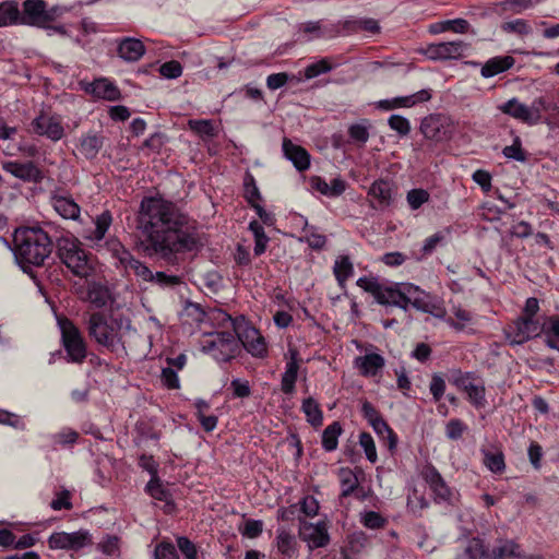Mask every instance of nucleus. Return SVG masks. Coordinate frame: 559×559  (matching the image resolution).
Listing matches in <instances>:
<instances>
[{
    "instance_id": "nucleus-1",
    "label": "nucleus",
    "mask_w": 559,
    "mask_h": 559,
    "mask_svg": "<svg viewBox=\"0 0 559 559\" xmlns=\"http://www.w3.org/2000/svg\"><path fill=\"white\" fill-rule=\"evenodd\" d=\"M138 227L145 237L142 242L144 252L169 265H178L186 253L200 247L194 224L173 202L160 198L141 201Z\"/></svg>"
},
{
    "instance_id": "nucleus-2",
    "label": "nucleus",
    "mask_w": 559,
    "mask_h": 559,
    "mask_svg": "<svg viewBox=\"0 0 559 559\" xmlns=\"http://www.w3.org/2000/svg\"><path fill=\"white\" fill-rule=\"evenodd\" d=\"M55 243L49 234L40 226H21L13 234V254L24 273L31 274L33 267L46 265Z\"/></svg>"
},
{
    "instance_id": "nucleus-3",
    "label": "nucleus",
    "mask_w": 559,
    "mask_h": 559,
    "mask_svg": "<svg viewBox=\"0 0 559 559\" xmlns=\"http://www.w3.org/2000/svg\"><path fill=\"white\" fill-rule=\"evenodd\" d=\"M357 286L371 294L378 304L399 307L405 311L409 306L423 312L429 311V304L432 300L427 293L411 283H394L386 286L376 277L362 276L358 278Z\"/></svg>"
},
{
    "instance_id": "nucleus-4",
    "label": "nucleus",
    "mask_w": 559,
    "mask_h": 559,
    "mask_svg": "<svg viewBox=\"0 0 559 559\" xmlns=\"http://www.w3.org/2000/svg\"><path fill=\"white\" fill-rule=\"evenodd\" d=\"M131 328V319L114 309L108 313L102 311L93 312L87 320L90 337L110 352H116L119 347L124 349L123 335Z\"/></svg>"
},
{
    "instance_id": "nucleus-5",
    "label": "nucleus",
    "mask_w": 559,
    "mask_h": 559,
    "mask_svg": "<svg viewBox=\"0 0 559 559\" xmlns=\"http://www.w3.org/2000/svg\"><path fill=\"white\" fill-rule=\"evenodd\" d=\"M67 12V9L60 5L47 8L45 0H25L22 3L20 12V24L36 26L50 29L58 34H66L62 25L53 23Z\"/></svg>"
},
{
    "instance_id": "nucleus-6",
    "label": "nucleus",
    "mask_w": 559,
    "mask_h": 559,
    "mask_svg": "<svg viewBox=\"0 0 559 559\" xmlns=\"http://www.w3.org/2000/svg\"><path fill=\"white\" fill-rule=\"evenodd\" d=\"M214 318L221 323L229 322L238 343L240 342L245 349L257 358H264L267 355V347L264 337L260 332L248 324L243 317L231 318L223 310L214 312Z\"/></svg>"
},
{
    "instance_id": "nucleus-7",
    "label": "nucleus",
    "mask_w": 559,
    "mask_h": 559,
    "mask_svg": "<svg viewBox=\"0 0 559 559\" xmlns=\"http://www.w3.org/2000/svg\"><path fill=\"white\" fill-rule=\"evenodd\" d=\"M56 249L58 258L73 275L81 278L91 275L93 267L90 264L88 254L78 239L60 237L56 241Z\"/></svg>"
},
{
    "instance_id": "nucleus-8",
    "label": "nucleus",
    "mask_w": 559,
    "mask_h": 559,
    "mask_svg": "<svg viewBox=\"0 0 559 559\" xmlns=\"http://www.w3.org/2000/svg\"><path fill=\"white\" fill-rule=\"evenodd\" d=\"M61 343L67 354V361L82 364L87 356L86 342L79 328L67 317L58 318Z\"/></svg>"
},
{
    "instance_id": "nucleus-9",
    "label": "nucleus",
    "mask_w": 559,
    "mask_h": 559,
    "mask_svg": "<svg viewBox=\"0 0 559 559\" xmlns=\"http://www.w3.org/2000/svg\"><path fill=\"white\" fill-rule=\"evenodd\" d=\"M235 333L223 331L209 334L202 341V350L210 354L215 360L226 362L236 356L239 348Z\"/></svg>"
},
{
    "instance_id": "nucleus-10",
    "label": "nucleus",
    "mask_w": 559,
    "mask_h": 559,
    "mask_svg": "<svg viewBox=\"0 0 559 559\" xmlns=\"http://www.w3.org/2000/svg\"><path fill=\"white\" fill-rule=\"evenodd\" d=\"M106 246L119 266L126 271H132L136 277L144 282L153 280V272L150 267L136 259L118 239H109Z\"/></svg>"
},
{
    "instance_id": "nucleus-11",
    "label": "nucleus",
    "mask_w": 559,
    "mask_h": 559,
    "mask_svg": "<svg viewBox=\"0 0 559 559\" xmlns=\"http://www.w3.org/2000/svg\"><path fill=\"white\" fill-rule=\"evenodd\" d=\"M423 478L429 486L432 492L433 501L438 504L454 506L457 501V491L450 487L439 471L432 465L428 464L423 469Z\"/></svg>"
},
{
    "instance_id": "nucleus-12",
    "label": "nucleus",
    "mask_w": 559,
    "mask_h": 559,
    "mask_svg": "<svg viewBox=\"0 0 559 559\" xmlns=\"http://www.w3.org/2000/svg\"><path fill=\"white\" fill-rule=\"evenodd\" d=\"M543 334L544 320L521 316L509 326L507 336L511 344L521 345Z\"/></svg>"
},
{
    "instance_id": "nucleus-13",
    "label": "nucleus",
    "mask_w": 559,
    "mask_h": 559,
    "mask_svg": "<svg viewBox=\"0 0 559 559\" xmlns=\"http://www.w3.org/2000/svg\"><path fill=\"white\" fill-rule=\"evenodd\" d=\"M91 545H93V539L87 530L72 533L55 532L48 537V546L53 550L79 551Z\"/></svg>"
},
{
    "instance_id": "nucleus-14",
    "label": "nucleus",
    "mask_w": 559,
    "mask_h": 559,
    "mask_svg": "<svg viewBox=\"0 0 559 559\" xmlns=\"http://www.w3.org/2000/svg\"><path fill=\"white\" fill-rule=\"evenodd\" d=\"M468 48L469 45L463 40L441 41L427 45L423 53L433 61L457 60Z\"/></svg>"
},
{
    "instance_id": "nucleus-15",
    "label": "nucleus",
    "mask_w": 559,
    "mask_h": 559,
    "mask_svg": "<svg viewBox=\"0 0 559 559\" xmlns=\"http://www.w3.org/2000/svg\"><path fill=\"white\" fill-rule=\"evenodd\" d=\"M298 533L300 539L307 543L309 550L326 547L331 540L328 525L324 521L314 524L299 520Z\"/></svg>"
},
{
    "instance_id": "nucleus-16",
    "label": "nucleus",
    "mask_w": 559,
    "mask_h": 559,
    "mask_svg": "<svg viewBox=\"0 0 559 559\" xmlns=\"http://www.w3.org/2000/svg\"><path fill=\"white\" fill-rule=\"evenodd\" d=\"M2 169L24 182L39 183L44 179L41 169L33 160L3 162Z\"/></svg>"
},
{
    "instance_id": "nucleus-17",
    "label": "nucleus",
    "mask_w": 559,
    "mask_h": 559,
    "mask_svg": "<svg viewBox=\"0 0 559 559\" xmlns=\"http://www.w3.org/2000/svg\"><path fill=\"white\" fill-rule=\"evenodd\" d=\"M34 133L57 142L64 135V129L61 119L56 116H49L40 112L31 123Z\"/></svg>"
},
{
    "instance_id": "nucleus-18",
    "label": "nucleus",
    "mask_w": 559,
    "mask_h": 559,
    "mask_svg": "<svg viewBox=\"0 0 559 559\" xmlns=\"http://www.w3.org/2000/svg\"><path fill=\"white\" fill-rule=\"evenodd\" d=\"M420 132L428 140L442 141L449 138L448 119L442 115H429L421 120Z\"/></svg>"
},
{
    "instance_id": "nucleus-19",
    "label": "nucleus",
    "mask_w": 559,
    "mask_h": 559,
    "mask_svg": "<svg viewBox=\"0 0 559 559\" xmlns=\"http://www.w3.org/2000/svg\"><path fill=\"white\" fill-rule=\"evenodd\" d=\"M431 90L424 88L407 96H399L391 99H382L377 103V108L382 110H393L402 107H413L420 103H426L431 99Z\"/></svg>"
},
{
    "instance_id": "nucleus-20",
    "label": "nucleus",
    "mask_w": 559,
    "mask_h": 559,
    "mask_svg": "<svg viewBox=\"0 0 559 559\" xmlns=\"http://www.w3.org/2000/svg\"><path fill=\"white\" fill-rule=\"evenodd\" d=\"M394 185L384 179L376 180L369 188L368 194L372 197L371 206L374 209H383L391 205L394 199Z\"/></svg>"
},
{
    "instance_id": "nucleus-21",
    "label": "nucleus",
    "mask_w": 559,
    "mask_h": 559,
    "mask_svg": "<svg viewBox=\"0 0 559 559\" xmlns=\"http://www.w3.org/2000/svg\"><path fill=\"white\" fill-rule=\"evenodd\" d=\"M282 150L284 156L293 163L298 171L307 170L310 166V154L300 145L293 143L289 139L284 138Z\"/></svg>"
},
{
    "instance_id": "nucleus-22",
    "label": "nucleus",
    "mask_w": 559,
    "mask_h": 559,
    "mask_svg": "<svg viewBox=\"0 0 559 559\" xmlns=\"http://www.w3.org/2000/svg\"><path fill=\"white\" fill-rule=\"evenodd\" d=\"M310 187L329 198H337L346 190V181L341 177L334 178L329 185L324 178L312 176L309 178Z\"/></svg>"
},
{
    "instance_id": "nucleus-23",
    "label": "nucleus",
    "mask_w": 559,
    "mask_h": 559,
    "mask_svg": "<svg viewBox=\"0 0 559 559\" xmlns=\"http://www.w3.org/2000/svg\"><path fill=\"white\" fill-rule=\"evenodd\" d=\"M117 52L124 61L135 62L145 53V46L138 38L124 37L119 40Z\"/></svg>"
},
{
    "instance_id": "nucleus-24",
    "label": "nucleus",
    "mask_w": 559,
    "mask_h": 559,
    "mask_svg": "<svg viewBox=\"0 0 559 559\" xmlns=\"http://www.w3.org/2000/svg\"><path fill=\"white\" fill-rule=\"evenodd\" d=\"M85 91L91 93L96 98H102L109 102L119 100L121 98L119 88L107 79L95 80L87 85Z\"/></svg>"
},
{
    "instance_id": "nucleus-25",
    "label": "nucleus",
    "mask_w": 559,
    "mask_h": 559,
    "mask_svg": "<svg viewBox=\"0 0 559 559\" xmlns=\"http://www.w3.org/2000/svg\"><path fill=\"white\" fill-rule=\"evenodd\" d=\"M109 300H111V293L106 285L99 282L87 284L84 301L90 302L96 309H102L107 306Z\"/></svg>"
},
{
    "instance_id": "nucleus-26",
    "label": "nucleus",
    "mask_w": 559,
    "mask_h": 559,
    "mask_svg": "<svg viewBox=\"0 0 559 559\" xmlns=\"http://www.w3.org/2000/svg\"><path fill=\"white\" fill-rule=\"evenodd\" d=\"M515 63V59L512 56H497L487 60L481 69L480 74L483 78L488 79L497 74L508 71Z\"/></svg>"
},
{
    "instance_id": "nucleus-27",
    "label": "nucleus",
    "mask_w": 559,
    "mask_h": 559,
    "mask_svg": "<svg viewBox=\"0 0 559 559\" xmlns=\"http://www.w3.org/2000/svg\"><path fill=\"white\" fill-rule=\"evenodd\" d=\"M290 359L286 364L285 372L282 374V391L285 394H292L295 390V383L298 377V352L289 349Z\"/></svg>"
},
{
    "instance_id": "nucleus-28",
    "label": "nucleus",
    "mask_w": 559,
    "mask_h": 559,
    "mask_svg": "<svg viewBox=\"0 0 559 559\" xmlns=\"http://www.w3.org/2000/svg\"><path fill=\"white\" fill-rule=\"evenodd\" d=\"M385 360L380 354H366L355 358V366L364 376H376L384 367Z\"/></svg>"
},
{
    "instance_id": "nucleus-29",
    "label": "nucleus",
    "mask_w": 559,
    "mask_h": 559,
    "mask_svg": "<svg viewBox=\"0 0 559 559\" xmlns=\"http://www.w3.org/2000/svg\"><path fill=\"white\" fill-rule=\"evenodd\" d=\"M51 204L63 218L76 219L80 216V206L70 197L53 194Z\"/></svg>"
},
{
    "instance_id": "nucleus-30",
    "label": "nucleus",
    "mask_w": 559,
    "mask_h": 559,
    "mask_svg": "<svg viewBox=\"0 0 559 559\" xmlns=\"http://www.w3.org/2000/svg\"><path fill=\"white\" fill-rule=\"evenodd\" d=\"M448 31H451L456 34H466L471 32V24L468 23L467 20L459 17L454 20L437 22L429 26V32L431 34H441ZM472 33L475 32L472 31Z\"/></svg>"
},
{
    "instance_id": "nucleus-31",
    "label": "nucleus",
    "mask_w": 559,
    "mask_h": 559,
    "mask_svg": "<svg viewBox=\"0 0 559 559\" xmlns=\"http://www.w3.org/2000/svg\"><path fill=\"white\" fill-rule=\"evenodd\" d=\"M498 108L501 112L532 126V117H530L528 106L520 103L518 98H511Z\"/></svg>"
},
{
    "instance_id": "nucleus-32",
    "label": "nucleus",
    "mask_w": 559,
    "mask_h": 559,
    "mask_svg": "<svg viewBox=\"0 0 559 559\" xmlns=\"http://www.w3.org/2000/svg\"><path fill=\"white\" fill-rule=\"evenodd\" d=\"M455 559H491L489 549L479 537L468 539L465 548Z\"/></svg>"
},
{
    "instance_id": "nucleus-33",
    "label": "nucleus",
    "mask_w": 559,
    "mask_h": 559,
    "mask_svg": "<svg viewBox=\"0 0 559 559\" xmlns=\"http://www.w3.org/2000/svg\"><path fill=\"white\" fill-rule=\"evenodd\" d=\"M544 342L555 350L559 352V314L544 318Z\"/></svg>"
},
{
    "instance_id": "nucleus-34",
    "label": "nucleus",
    "mask_w": 559,
    "mask_h": 559,
    "mask_svg": "<svg viewBox=\"0 0 559 559\" xmlns=\"http://www.w3.org/2000/svg\"><path fill=\"white\" fill-rule=\"evenodd\" d=\"M104 145V136L98 134H87L83 136L79 146V152L87 159H93Z\"/></svg>"
},
{
    "instance_id": "nucleus-35",
    "label": "nucleus",
    "mask_w": 559,
    "mask_h": 559,
    "mask_svg": "<svg viewBox=\"0 0 559 559\" xmlns=\"http://www.w3.org/2000/svg\"><path fill=\"white\" fill-rule=\"evenodd\" d=\"M301 411L306 415L307 421L314 428L322 426L323 413L319 403L309 396L302 401Z\"/></svg>"
},
{
    "instance_id": "nucleus-36",
    "label": "nucleus",
    "mask_w": 559,
    "mask_h": 559,
    "mask_svg": "<svg viewBox=\"0 0 559 559\" xmlns=\"http://www.w3.org/2000/svg\"><path fill=\"white\" fill-rule=\"evenodd\" d=\"M484 465L495 474H501L506 469L504 455L500 450L481 449Z\"/></svg>"
},
{
    "instance_id": "nucleus-37",
    "label": "nucleus",
    "mask_w": 559,
    "mask_h": 559,
    "mask_svg": "<svg viewBox=\"0 0 559 559\" xmlns=\"http://www.w3.org/2000/svg\"><path fill=\"white\" fill-rule=\"evenodd\" d=\"M490 556L493 559H523L521 547L513 540H501Z\"/></svg>"
},
{
    "instance_id": "nucleus-38",
    "label": "nucleus",
    "mask_w": 559,
    "mask_h": 559,
    "mask_svg": "<svg viewBox=\"0 0 559 559\" xmlns=\"http://www.w3.org/2000/svg\"><path fill=\"white\" fill-rule=\"evenodd\" d=\"M370 122L367 119H362L360 122L353 123L348 127L349 141L358 146H364L370 136Z\"/></svg>"
},
{
    "instance_id": "nucleus-39",
    "label": "nucleus",
    "mask_w": 559,
    "mask_h": 559,
    "mask_svg": "<svg viewBox=\"0 0 559 559\" xmlns=\"http://www.w3.org/2000/svg\"><path fill=\"white\" fill-rule=\"evenodd\" d=\"M343 428L340 424V421H333L331 425H329L322 433V440L321 444L322 448L328 451L332 452L336 450L338 444V437L342 435Z\"/></svg>"
},
{
    "instance_id": "nucleus-40",
    "label": "nucleus",
    "mask_w": 559,
    "mask_h": 559,
    "mask_svg": "<svg viewBox=\"0 0 559 559\" xmlns=\"http://www.w3.org/2000/svg\"><path fill=\"white\" fill-rule=\"evenodd\" d=\"M333 273L340 286L353 276L354 265L348 255H340L334 263Z\"/></svg>"
},
{
    "instance_id": "nucleus-41",
    "label": "nucleus",
    "mask_w": 559,
    "mask_h": 559,
    "mask_svg": "<svg viewBox=\"0 0 559 559\" xmlns=\"http://www.w3.org/2000/svg\"><path fill=\"white\" fill-rule=\"evenodd\" d=\"M20 24V10L15 1L0 3V27Z\"/></svg>"
},
{
    "instance_id": "nucleus-42",
    "label": "nucleus",
    "mask_w": 559,
    "mask_h": 559,
    "mask_svg": "<svg viewBox=\"0 0 559 559\" xmlns=\"http://www.w3.org/2000/svg\"><path fill=\"white\" fill-rule=\"evenodd\" d=\"M296 539L289 532L284 528L277 531L276 546L283 556L292 558L296 554Z\"/></svg>"
},
{
    "instance_id": "nucleus-43",
    "label": "nucleus",
    "mask_w": 559,
    "mask_h": 559,
    "mask_svg": "<svg viewBox=\"0 0 559 559\" xmlns=\"http://www.w3.org/2000/svg\"><path fill=\"white\" fill-rule=\"evenodd\" d=\"M465 392L467 393L468 401L476 408H481L486 405V389L480 378Z\"/></svg>"
},
{
    "instance_id": "nucleus-44",
    "label": "nucleus",
    "mask_w": 559,
    "mask_h": 559,
    "mask_svg": "<svg viewBox=\"0 0 559 559\" xmlns=\"http://www.w3.org/2000/svg\"><path fill=\"white\" fill-rule=\"evenodd\" d=\"M188 126L191 131L201 138L212 139L216 135L212 120L209 119H190Z\"/></svg>"
},
{
    "instance_id": "nucleus-45",
    "label": "nucleus",
    "mask_w": 559,
    "mask_h": 559,
    "mask_svg": "<svg viewBox=\"0 0 559 559\" xmlns=\"http://www.w3.org/2000/svg\"><path fill=\"white\" fill-rule=\"evenodd\" d=\"M112 222V216L109 211L103 212L95 219V230L93 231L92 239L100 241L105 238L107 230L109 229Z\"/></svg>"
},
{
    "instance_id": "nucleus-46",
    "label": "nucleus",
    "mask_w": 559,
    "mask_h": 559,
    "mask_svg": "<svg viewBox=\"0 0 559 559\" xmlns=\"http://www.w3.org/2000/svg\"><path fill=\"white\" fill-rule=\"evenodd\" d=\"M502 154L508 159L525 163L527 160V154L522 148V141L520 136H515L511 145L506 146L502 150Z\"/></svg>"
},
{
    "instance_id": "nucleus-47",
    "label": "nucleus",
    "mask_w": 559,
    "mask_h": 559,
    "mask_svg": "<svg viewBox=\"0 0 559 559\" xmlns=\"http://www.w3.org/2000/svg\"><path fill=\"white\" fill-rule=\"evenodd\" d=\"M243 188H245V198L248 201V203L250 205L259 203L258 201L261 200V193L259 191V188L257 187L253 176L249 173L246 174V177L243 180Z\"/></svg>"
},
{
    "instance_id": "nucleus-48",
    "label": "nucleus",
    "mask_w": 559,
    "mask_h": 559,
    "mask_svg": "<svg viewBox=\"0 0 559 559\" xmlns=\"http://www.w3.org/2000/svg\"><path fill=\"white\" fill-rule=\"evenodd\" d=\"M479 377H477L474 372H462L461 370H456L452 374V383L460 390L466 391L469 386L475 383Z\"/></svg>"
},
{
    "instance_id": "nucleus-49",
    "label": "nucleus",
    "mask_w": 559,
    "mask_h": 559,
    "mask_svg": "<svg viewBox=\"0 0 559 559\" xmlns=\"http://www.w3.org/2000/svg\"><path fill=\"white\" fill-rule=\"evenodd\" d=\"M358 479L350 469H341L342 497H348L358 487Z\"/></svg>"
},
{
    "instance_id": "nucleus-50",
    "label": "nucleus",
    "mask_w": 559,
    "mask_h": 559,
    "mask_svg": "<svg viewBox=\"0 0 559 559\" xmlns=\"http://www.w3.org/2000/svg\"><path fill=\"white\" fill-rule=\"evenodd\" d=\"M359 444L364 449L367 460L370 463H376L378 455L372 436L369 432H361L359 435Z\"/></svg>"
},
{
    "instance_id": "nucleus-51",
    "label": "nucleus",
    "mask_w": 559,
    "mask_h": 559,
    "mask_svg": "<svg viewBox=\"0 0 559 559\" xmlns=\"http://www.w3.org/2000/svg\"><path fill=\"white\" fill-rule=\"evenodd\" d=\"M549 103L545 97L535 98L528 106L530 117H532V126L537 124L542 119V112L549 110Z\"/></svg>"
},
{
    "instance_id": "nucleus-52",
    "label": "nucleus",
    "mask_w": 559,
    "mask_h": 559,
    "mask_svg": "<svg viewBox=\"0 0 559 559\" xmlns=\"http://www.w3.org/2000/svg\"><path fill=\"white\" fill-rule=\"evenodd\" d=\"M388 124L402 138L408 135L411 132L409 120L401 115H391L388 119Z\"/></svg>"
},
{
    "instance_id": "nucleus-53",
    "label": "nucleus",
    "mask_w": 559,
    "mask_h": 559,
    "mask_svg": "<svg viewBox=\"0 0 559 559\" xmlns=\"http://www.w3.org/2000/svg\"><path fill=\"white\" fill-rule=\"evenodd\" d=\"M453 313L455 318L461 322L455 321L453 318H445L444 321L456 331H462L464 329L463 323L469 322L472 320L471 312L461 307H454Z\"/></svg>"
},
{
    "instance_id": "nucleus-54",
    "label": "nucleus",
    "mask_w": 559,
    "mask_h": 559,
    "mask_svg": "<svg viewBox=\"0 0 559 559\" xmlns=\"http://www.w3.org/2000/svg\"><path fill=\"white\" fill-rule=\"evenodd\" d=\"M145 489L152 498L159 501L167 500L168 491L163 487L158 476L151 478Z\"/></svg>"
},
{
    "instance_id": "nucleus-55",
    "label": "nucleus",
    "mask_w": 559,
    "mask_h": 559,
    "mask_svg": "<svg viewBox=\"0 0 559 559\" xmlns=\"http://www.w3.org/2000/svg\"><path fill=\"white\" fill-rule=\"evenodd\" d=\"M332 70L331 63L326 59H321L317 62L309 64L305 69V76L307 79H313L320 74L328 73Z\"/></svg>"
},
{
    "instance_id": "nucleus-56",
    "label": "nucleus",
    "mask_w": 559,
    "mask_h": 559,
    "mask_svg": "<svg viewBox=\"0 0 559 559\" xmlns=\"http://www.w3.org/2000/svg\"><path fill=\"white\" fill-rule=\"evenodd\" d=\"M361 523L367 528L377 530L383 527L386 520L376 511H367L361 514Z\"/></svg>"
},
{
    "instance_id": "nucleus-57",
    "label": "nucleus",
    "mask_w": 559,
    "mask_h": 559,
    "mask_svg": "<svg viewBox=\"0 0 559 559\" xmlns=\"http://www.w3.org/2000/svg\"><path fill=\"white\" fill-rule=\"evenodd\" d=\"M406 199L411 209L417 210L424 203L428 202L429 193L424 189H412L407 192Z\"/></svg>"
},
{
    "instance_id": "nucleus-58",
    "label": "nucleus",
    "mask_w": 559,
    "mask_h": 559,
    "mask_svg": "<svg viewBox=\"0 0 559 559\" xmlns=\"http://www.w3.org/2000/svg\"><path fill=\"white\" fill-rule=\"evenodd\" d=\"M151 283L157 284L162 288L175 287L181 284V278L177 275H168L165 272L153 273V280Z\"/></svg>"
},
{
    "instance_id": "nucleus-59",
    "label": "nucleus",
    "mask_w": 559,
    "mask_h": 559,
    "mask_svg": "<svg viewBox=\"0 0 559 559\" xmlns=\"http://www.w3.org/2000/svg\"><path fill=\"white\" fill-rule=\"evenodd\" d=\"M502 29L508 33H515L519 35H527L532 32L530 24L522 19L506 22L502 25Z\"/></svg>"
},
{
    "instance_id": "nucleus-60",
    "label": "nucleus",
    "mask_w": 559,
    "mask_h": 559,
    "mask_svg": "<svg viewBox=\"0 0 559 559\" xmlns=\"http://www.w3.org/2000/svg\"><path fill=\"white\" fill-rule=\"evenodd\" d=\"M306 241L311 249L321 250L326 243V237L316 231L314 227L306 228Z\"/></svg>"
},
{
    "instance_id": "nucleus-61",
    "label": "nucleus",
    "mask_w": 559,
    "mask_h": 559,
    "mask_svg": "<svg viewBox=\"0 0 559 559\" xmlns=\"http://www.w3.org/2000/svg\"><path fill=\"white\" fill-rule=\"evenodd\" d=\"M177 547L181 551V554L187 559H197L198 558V550L194 545L188 537L186 536H178L177 539Z\"/></svg>"
},
{
    "instance_id": "nucleus-62",
    "label": "nucleus",
    "mask_w": 559,
    "mask_h": 559,
    "mask_svg": "<svg viewBox=\"0 0 559 559\" xmlns=\"http://www.w3.org/2000/svg\"><path fill=\"white\" fill-rule=\"evenodd\" d=\"M159 73L166 79H177L182 74V67L179 61L170 60L159 67Z\"/></svg>"
},
{
    "instance_id": "nucleus-63",
    "label": "nucleus",
    "mask_w": 559,
    "mask_h": 559,
    "mask_svg": "<svg viewBox=\"0 0 559 559\" xmlns=\"http://www.w3.org/2000/svg\"><path fill=\"white\" fill-rule=\"evenodd\" d=\"M160 380L162 383L169 390H176L180 388V381L177 371L171 367L162 369Z\"/></svg>"
},
{
    "instance_id": "nucleus-64",
    "label": "nucleus",
    "mask_w": 559,
    "mask_h": 559,
    "mask_svg": "<svg viewBox=\"0 0 559 559\" xmlns=\"http://www.w3.org/2000/svg\"><path fill=\"white\" fill-rule=\"evenodd\" d=\"M155 559H179V556L171 543L163 542L155 548Z\"/></svg>"
}]
</instances>
